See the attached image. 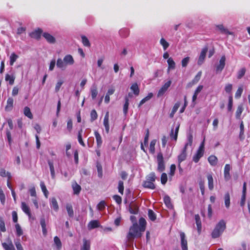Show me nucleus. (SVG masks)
I'll use <instances>...</instances> for the list:
<instances>
[{
  "mask_svg": "<svg viewBox=\"0 0 250 250\" xmlns=\"http://www.w3.org/2000/svg\"><path fill=\"white\" fill-rule=\"evenodd\" d=\"M139 226L138 224H132L130 227L127 235V238L130 240L134 238L141 237L142 232L145 231L146 229V222L143 217H141L139 220Z\"/></svg>",
  "mask_w": 250,
  "mask_h": 250,
  "instance_id": "obj_1",
  "label": "nucleus"
},
{
  "mask_svg": "<svg viewBox=\"0 0 250 250\" xmlns=\"http://www.w3.org/2000/svg\"><path fill=\"white\" fill-rule=\"evenodd\" d=\"M226 228V223L224 220H221L215 226L211 236L213 239L219 237Z\"/></svg>",
  "mask_w": 250,
  "mask_h": 250,
  "instance_id": "obj_2",
  "label": "nucleus"
},
{
  "mask_svg": "<svg viewBox=\"0 0 250 250\" xmlns=\"http://www.w3.org/2000/svg\"><path fill=\"white\" fill-rule=\"evenodd\" d=\"M74 63V60L73 57L71 55H66L62 60L59 58L56 62L57 67L64 70L68 65H72Z\"/></svg>",
  "mask_w": 250,
  "mask_h": 250,
  "instance_id": "obj_3",
  "label": "nucleus"
},
{
  "mask_svg": "<svg viewBox=\"0 0 250 250\" xmlns=\"http://www.w3.org/2000/svg\"><path fill=\"white\" fill-rule=\"evenodd\" d=\"M156 177L154 172H151L146 177V180L143 182V186L146 188L154 189L156 188L154 182Z\"/></svg>",
  "mask_w": 250,
  "mask_h": 250,
  "instance_id": "obj_4",
  "label": "nucleus"
},
{
  "mask_svg": "<svg viewBox=\"0 0 250 250\" xmlns=\"http://www.w3.org/2000/svg\"><path fill=\"white\" fill-rule=\"evenodd\" d=\"M157 161L158 163L157 170L160 172H163L165 170L166 167L162 152H159L157 154Z\"/></svg>",
  "mask_w": 250,
  "mask_h": 250,
  "instance_id": "obj_5",
  "label": "nucleus"
},
{
  "mask_svg": "<svg viewBox=\"0 0 250 250\" xmlns=\"http://www.w3.org/2000/svg\"><path fill=\"white\" fill-rule=\"evenodd\" d=\"M171 81L170 80L166 83L159 89L157 93V96L160 97L164 95L166 91L167 90L168 87L170 86Z\"/></svg>",
  "mask_w": 250,
  "mask_h": 250,
  "instance_id": "obj_6",
  "label": "nucleus"
},
{
  "mask_svg": "<svg viewBox=\"0 0 250 250\" xmlns=\"http://www.w3.org/2000/svg\"><path fill=\"white\" fill-rule=\"evenodd\" d=\"M208 51V47L207 46L204 47L200 53L198 60V64L201 65L204 62L206 58V54Z\"/></svg>",
  "mask_w": 250,
  "mask_h": 250,
  "instance_id": "obj_7",
  "label": "nucleus"
},
{
  "mask_svg": "<svg viewBox=\"0 0 250 250\" xmlns=\"http://www.w3.org/2000/svg\"><path fill=\"white\" fill-rule=\"evenodd\" d=\"M181 237V244L182 250H188V242L186 239V235L184 232H181L180 233Z\"/></svg>",
  "mask_w": 250,
  "mask_h": 250,
  "instance_id": "obj_8",
  "label": "nucleus"
},
{
  "mask_svg": "<svg viewBox=\"0 0 250 250\" xmlns=\"http://www.w3.org/2000/svg\"><path fill=\"white\" fill-rule=\"evenodd\" d=\"M42 33V29L38 28L34 31L31 32L29 34V36L32 38L39 40L40 39Z\"/></svg>",
  "mask_w": 250,
  "mask_h": 250,
  "instance_id": "obj_9",
  "label": "nucleus"
},
{
  "mask_svg": "<svg viewBox=\"0 0 250 250\" xmlns=\"http://www.w3.org/2000/svg\"><path fill=\"white\" fill-rule=\"evenodd\" d=\"M226 57L225 56H222L219 61V63L216 67L217 72H221L225 65Z\"/></svg>",
  "mask_w": 250,
  "mask_h": 250,
  "instance_id": "obj_10",
  "label": "nucleus"
},
{
  "mask_svg": "<svg viewBox=\"0 0 250 250\" xmlns=\"http://www.w3.org/2000/svg\"><path fill=\"white\" fill-rule=\"evenodd\" d=\"M201 75H202V72L201 71L198 72V73L197 74V75L194 78V79L191 82H189L188 83V85H187L188 87H191L193 85L197 83L200 80Z\"/></svg>",
  "mask_w": 250,
  "mask_h": 250,
  "instance_id": "obj_11",
  "label": "nucleus"
},
{
  "mask_svg": "<svg viewBox=\"0 0 250 250\" xmlns=\"http://www.w3.org/2000/svg\"><path fill=\"white\" fill-rule=\"evenodd\" d=\"M230 170V165L229 164H226L225 166L224 171V178L226 181H229L231 178L230 173H229Z\"/></svg>",
  "mask_w": 250,
  "mask_h": 250,
  "instance_id": "obj_12",
  "label": "nucleus"
},
{
  "mask_svg": "<svg viewBox=\"0 0 250 250\" xmlns=\"http://www.w3.org/2000/svg\"><path fill=\"white\" fill-rule=\"evenodd\" d=\"M2 246L5 250H16L10 239L8 240V243H2Z\"/></svg>",
  "mask_w": 250,
  "mask_h": 250,
  "instance_id": "obj_13",
  "label": "nucleus"
},
{
  "mask_svg": "<svg viewBox=\"0 0 250 250\" xmlns=\"http://www.w3.org/2000/svg\"><path fill=\"white\" fill-rule=\"evenodd\" d=\"M72 188L73 190V193L74 194H79L81 191L82 188L81 187L76 181H74L72 183Z\"/></svg>",
  "mask_w": 250,
  "mask_h": 250,
  "instance_id": "obj_14",
  "label": "nucleus"
},
{
  "mask_svg": "<svg viewBox=\"0 0 250 250\" xmlns=\"http://www.w3.org/2000/svg\"><path fill=\"white\" fill-rule=\"evenodd\" d=\"M42 36L50 43H54L56 42L55 38L48 33L45 32L43 33Z\"/></svg>",
  "mask_w": 250,
  "mask_h": 250,
  "instance_id": "obj_15",
  "label": "nucleus"
},
{
  "mask_svg": "<svg viewBox=\"0 0 250 250\" xmlns=\"http://www.w3.org/2000/svg\"><path fill=\"white\" fill-rule=\"evenodd\" d=\"M15 78V76L14 74H6L5 76V81L8 82L10 85H13L14 84Z\"/></svg>",
  "mask_w": 250,
  "mask_h": 250,
  "instance_id": "obj_16",
  "label": "nucleus"
},
{
  "mask_svg": "<svg viewBox=\"0 0 250 250\" xmlns=\"http://www.w3.org/2000/svg\"><path fill=\"white\" fill-rule=\"evenodd\" d=\"M13 99L11 97L8 98L7 101L6 105L5 107V110L7 111L11 110L13 107Z\"/></svg>",
  "mask_w": 250,
  "mask_h": 250,
  "instance_id": "obj_17",
  "label": "nucleus"
},
{
  "mask_svg": "<svg viewBox=\"0 0 250 250\" xmlns=\"http://www.w3.org/2000/svg\"><path fill=\"white\" fill-rule=\"evenodd\" d=\"M207 179L208 181V187L210 190H213L214 188V185H213V179L212 177V175L210 173L208 174L207 176Z\"/></svg>",
  "mask_w": 250,
  "mask_h": 250,
  "instance_id": "obj_18",
  "label": "nucleus"
},
{
  "mask_svg": "<svg viewBox=\"0 0 250 250\" xmlns=\"http://www.w3.org/2000/svg\"><path fill=\"white\" fill-rule=\"evenodd\" d=\"M21 207L22 211L30 217L31 216V213L30 208L26 204L25 202H22Z\"/></svg>",
  "mask_w": 250,
  "mask_h": 250,
  "instance_id": "obj_19",
  "label": "nucleus"
},
{
  "mask_svg": "<svg viewBox=\"0 0 250 250\" xmlns=\"http://www.w3.org/2000/svg\"><path fill=\"white\" fill-rule=\"evenodd\" d=\"M180 127V125H178L175 129V133H173V129H172L170 133V137L172 139L177 141L178 138V134Z\"/></svg>",
  "mask_w": 250,
  "mask_h": 250,
  "instance_id": "obj_20",
  "label": "nucleus"
},
{
  "mask_svg": "<svg viewBox=\"0 0 250 250\" xmlns=\"http://www.w3.org/2000/svg\"><path fill=\"white\" fill-rule=\"evenodd\" d=\"M153 95L152 93H149L148 95L144 98L138 104V107L140 108L144 104H145L147 101H149L150 99H151Z\"/></svg>",
  "mask_w": 250,
  "mask_h": 250,
  "instance_id": "obj_21",
  "label": "nucleus"
},
{
  "mask_svg": "<svg viewBox=\"0 0 250 250\" xmlns=\"http://www.w3.org/2000/svg\"><path fill=\"white\" fill-rule=\"evenodd\" d=\"M90 242L85 238L83 239V245L81 248L80 250H90Z\"/></svg>",
  "mask_w": 250,
  "mask_h": 250,
  "instance_id": "obj_22",
  "label": "nucleus"
},
{
  "mask_svg": "<svg viewBox=\"0 0 250 250\" xmlns=\"http://www.w3.org/2000/svg\"><path fill=\"white\" fill-rule=\"evenodd\" d=\"M128 210L130 213L136 214L138 213L139 208L138 206L136 204H134L129 205L128 207Z\"/></svg>",
  "mask_w": 250,
  "mask_h": 250,
  "instance_id": "obj_23",
  "label": "nucleus"
},
{
  "mask_svg": "<svg viewBox=\"0 0 250 250\" xmlns=\"http://www.w3.org/2000/svg\"><path fill=\"white\" fill-rule=\"evenodd\" d=\"M195 220L197 225L198 232L199 233H200L201 231L202 224L200 216L198 214H196L195 215Z\"/></svg>",
  "mask_w": 250,
  "mask_h": 250,
  "instance_id": "obj_24",
  "label": "nucleus"
},
{
  "mask_svg": "<svg viewBox=\"0 0 250 250\" xmlns=\"http://www.w3.org/2000/svg\"><path fill=\"white\" fill-rule=\"evenodd\" d=\"M203 155L204 152L197 150L196 154L193 157V161L196 163H198L199 161L200 158L203 156Z\"/></svg>",
  "mask_w": 250,
  "mask_h": 250,
  "instance_id": "obj_25",
  "label": "nucleus"
},
{
  "mask_svg": "<svg viewBox=\"0 0 250 250\" xmlns=\"http://www.w3.org/2000/svg\"><path fill=\"white\" fill-rule=\"evenodd\" d=\"M94 134L96 140L97 146L98 147H100L103 142L102 137L99 133L97 131L94 132Z\"/></svg>",
  "mask_w": 250,
  "mask_h": 250,
  "instance_id": "obj_26",
  "label": "nucleus"
},
{
  "mask_svg": "<svg viewBox=\"0 0 250 250\" xmlns=\"http://www.w3.org/2000/svg\"><path fill=\"white\" fill-rule=\"evenodd\" d=\"M208 161L212 166H215L217 164V158L214 155H210L208 158Z\"/></svg>",
  "mask_w": 250,
  "mask_h": 250,
  "instance_id": "obj_27",
  "label": "nucleus"
},
{
  "mask_svg": "<svg viewBox=\"0 0 250 250\" xmlns=\"http://www.w3.org/2000/svg\"><path fill=\"white\" fill-rule=\"evenodd\" d=\"M130 89L135 95L138 96L139 94L140 89L136 83H134L131 85Z\"/></svg>",
  "mask_w": 250,
  "mask_h": 250,
  "instance_id": "obj_28",
  "label": "nucleus"
},
{
  "mask_svg": "<svg viewBox=\"0 0 250 250\" xmlns=\"http://www.w3.org/2000/svg\"><path fill=\"white\" fill-rule=\"evenodd\" d=\"M243 106L242 104H239L237 108L236 113H235V116L236 118L237 119H240L241 118V114L243 111Z\"/></svg>",
  "mask_w": 250,
  "mask_h": 250,
  "instance_id": "obj_29",
  "label": "nucleus"
},
{
  "mask_svg": "<svg viewBox=\"0 0 250 250\" xmlns=\"http://www.w3.org/2000/svg\"><path fill=\"white\" fill-rule=\"evenodd\" d=\"M99 227V223L97 220H92L89 223L88 225V228L90 229L97 228Z\"/></svg>",
  "mask_w": 250,
  "mask_h": 250,
  "instance_id": "obj_30",
  "label": "nucleus"
},
{
  "mask_svg": "<svg viewBox=\"0 0 250 250\" xmlns=\"http://www.w3.org/2000/svg\"><path fill=\"white\" fill-rule=\"evenodd\" d=\"M54 242L57 249L58 250H60L62 247V244L60 239L57 236H55L54 238Z\"/></svg>",
  "mask_w": 250,
  "mask_h": 250,
  "instance_id": "obj_31",
  "label": "nucleus"
},
{
  "mask_svg": "<svg viewBox=\"0 0 250 250\" xmlns=\"http://www.w3.org/2000/svg\"><path fill=\"white\" fill-rule=\"evenodd\" d=\"M217 27L220 31V32L223 34H225L227 35H231L232 33L229 32L228 29L225 28L223 24H219L217 25Z\"/></svg>",
  "mask_w": 250,
  "mask_h": 250,
  "instance_id": "obj_32",
  "label": "nucleus"
},
{
  "mask_svg": "<svg viewBox=\"0 0 250 250\" xmlns=\"http://www.w3.org/2000/svg\"><path fill=\"white\" fill-rule=\"evenodd\" d=\"M24 114L25 116L27 117L30 119H32L33 118V115L31 112L30 109L29 107L26 106L24 108Z\"/></svg>",
  "mask_w": 250,
  "mask_h": 250,
  "instance_id": "obj_33",
  "label": "nucleus"
},
{
  "mask_svg": "<svg viewBox=\"0 0 250 250\" xmlns=\"http://www.w3.org/2000/svg\"><path fill=\"white\" fill-rule=\"evenodd\" d=\"M128 106H129V99L127 97H125V103L123 107V112L125 116L126 115L127 113L128 112Z\"/></svg>",
  "mask_w": 250,
  "mask_h": 250,
  "instance_id": "obj_34",
  "label": "nucleus"
},
{
  "mask_svg": "<svg viewBox=\"0 0 250 250\" xmlns=\"http://www.w3.org/2000/svg\"><path fill=\"white\" fill-rule=\"evenodd\" d=\"M180 104L179 102H177L174 104V105L173 106V107L172 108L171 113L169 114L170 118H172L173 117L174 114L178 110V108L180 106Z\"/></svg>",
  "mask_w": 250,
  "mask_h": 250,
  "instance_id": "obj_35",
  "label": "nucleus"
},
{
  "mask_svg": "<svg viewBox=\"0 0 250 250\" xmlns=\"http://www.w3.org/2000/svg\"><path fill=\"white\" fill-rule=\"evenodd\" d=\"M40 186L42 189V191L43 192L45 197L47 198L49 192L46 188V187L45 185V184L43 182H41L40 183Z\"/></svg>",
  "mask_w": 250,
  "mask_h": 250,
  "instance_id": "obj_36",
  "label": "nucleus"
},
{
  "mask_svg": "<svg viewBox=\"0 0 250 250\" xmlns=\"http://www.w3.org/2000/svg\"><path fill=\"white\" fill-rule=\"evenodd\" d=\"M225 205L227 208H229L230 206V195L228 192L225 193L224 196Z\"/></svg>",
  "mask_w": 250,
  "mask_h": 250,
  "instance_id": "obj_37",
  "label": "nucleus"
},
{
  "mask_svg": "<svg viewBox=\"0 0 250 250\" xmlns=\"http://www.w3.org/2000/svg\"><path fill=\"white\" fill-rule=\"evenodd\" d=\"M164 202L166 206L169 208H171L172 205L171 203V199L169 196L165 195L164 197Z\"/></svg>",
  "mask_w": 250,
  "mask_h": 250,
  "instance_id": "obj_38",
  "label": "nucleus"
},
{
  "mask_svg": "<svg viewBox=\"0 0 250 250\" xmlns=\"http://www.w3.org/2000/svg\"><path fill=\"white\" fill-rule=\"evenodd\" d=\"M66 209L69 216L70 217H72L74 215V211L72 205L69 204H66Z\"/></svg>",
  "mask_w": 250,
  "mask_h": 250,
  "instance_id": "obj_39",
  "label": "nucleus"
},
{
  "mask_svg": "<svg viewBox=\"0 0 250 250\" xmlns=\"http://www.w3.org/2000/svg\"><path fill=\"white\" fill-rule=\"evenodd\" d=\"M0 176L2 177H7L9 179L11 178V175L10 172H6L4 168L0 169Z\"/></svg>",
  "mask_w": 250,
  "mask_h": 250,
  "instance_id": "obj_40",
  "label": "nucleus"
},
{
  "mask_svg": "<svg viewBox=\"0 0 250 250\" xmlns=\"http://www.w3.org/2000/svg\"><path fill=\"white\" fill-rule=\"evenodd\" d=\"M167 62L168 63V69H174L175 68V63L171 58H168Z\"/></svg>",
  "mask_w": 250,
  "mask_h": 250,
  "instance_id": "obj_41",
  "label": "nucleus"
},
{
  "mask_svg": "<svg viewBox=\"0 0 250 250\" xmlns=\"http://www.w3.org/2000/svg\"><path fill=\"white\" fill-rule=\"evenodd\" d=\"M156 142L157 141L155 139H153L150 142L149 146V152L151 154H154L155 153V146L156 145Z\"/></svg>",
  "mask_w": 250,
  "mask_h": 250,
  "instance_id": "obj_42",
  "label": "nucleus"
},
{
  "mask_svg": "<svg viewBox=\"0 0 250 250\" xmlns=\"http://www.w3.org/2000/svg\"><path fill=\"white\" fill-rule=\"evenodd\" d=\"M118 192L122 195H123L124 191V182L122 180H120L118 182Z\"/></svg>",
  "mask_w": 250,
  "mask_h": 250,
  "instance_id": "obj_43",
  "label": "nucleus"
},
{
  "mask_svg": "<svg viewBox=\"0 0 250 250\" xmlns=\"http://www.w3.org/2000/svg\"><path fill=\"white\" fill-rule=\"evenodd\" d=\"M51 206L55 211L59 209V206L57 201L55 198H52L51 199Z\"/></svg>",
  "mask_w": 250,
  "mask_h": 250,
  "instance_id": "obj_44",
  "label": "nucleus"
},
{
  "mask_svg": "<svg viewBox=\"0 0 250 250\" xmlns=\"http://www.w3.org/2000/svg\"><path fill=\"white\" fill-rule=\"evenodd\" d=\"M82 132H83V129H81L78 134V142L80 143L81 145H82L83 146H85V144L83 142L82 138Z\"/></svg>",
  "mask_w": 250,
  "mask_h": 250,
  "instance_id": "obj_45",
  "label": "nucleus"
},
{
  "mask_svg": "<svg viewBox=\"0 0 250 250\" xmlns=\"http://www.w3.org/2000/svg\"><path fill=\"white\" fill-rule=\"evenodd\" d=\"M96 167H97V169L98 176L100 178L102 177L103 168H102V166L100 162H97L96 163Z\"/></svg>",
  "mask_w": 250,
  "mask_h": 250,
  "instance_id": "obj_46",
  "label": "nucleus"
},
{
  "mask_svg": "<svg viewBox=\"0 0 250 250\" xmlns=\"http://www.w3.org/2000/svg\"><path fill=\"white\" fill-rule=\"evenodd\" d=\"M91 97L93 100L95 99L98 95V90L96 86H93L90 89Z\"/></svg>",
  "mask_w": 250,
  "mask_h": 250,
  "instance_id": "obj_47",
  "label": "nucleus"
},
{
  "mask_svg": "<svg viewBox=\"0 0 250 250\" xmlns=\"http://www.w3.org/2000/svg\"><path fill=\"white\" fill-rule=\"evenodd\" d=\"M148 216L150 220L152 221H154L156 219V215L154 212L150 209H149L148 210Z\"/></svg>",
  "mask_w": 250,
  "mask_h": 250,
  "instance_id": "obj_48",
  "label": "nucleus"
},
{
  "mask_svg": "<svg viewBox=\"0 0 250 250\" xmlns=\"http://www.w3.org/2000/svg\"><path fill=\"white\" fill-rule=\"evenodd\" d=\"M18 58V56L15 53H12L10 57V65H13Z\"/></svg>",
  "mask_w": 250,
  "mask_h": 250,
  "instance_id": "obj_49",
  "label": "nucleus"
},
{
  "mask_svg": "<svg viewBox=\"0 0 250 250\" xmlns=\"http://www.w3.org/2000/svg\"><path fill=\"white\" fill-rule=\"evenodd\" d=\"M82 42L83 45L86 47L90 46V43L87 39V38L85 36H82Z\"/></svg>",
  "mask_w": 250,
  "mask_h": 250,
  "instance_id": "obj_50",
  "label": "nucleus"
},
{
  "mask_svg": "<svg viewBox=\"0 0 250 250\" xmlns=\"http://www.w3.org/2000/svg\"><path fill=\"white\" fill-rule=\"evenodd\" d=\"M160 43L163 46V49L165 50H166L169 45L168 42H167L166 40L163 38L161 39Z\"/></svg>",
  "mask_w": 250,
  "mask_h": 250,
  "instance_id": "obj_51",
  "label": "nucleus"
},
{
  "mask_svg": "<svg viewBox=\"0 0 250 250\" xmlns=\"http://www.w3.org/2000/svg\"><path fill=\"white\" fill-rule=\"evenodd\" d=\"M0 231L3 232L6 231L5 222L1 217H0Z\"/></svg>",
  "mask_w": 250,
  "mask_h": 250,
  "instance_id": "obj_52",
  "label": "nucleus"
},
{
  "mask_svg": "<svg viewBox=\"0 0 250 250\" xmlns=\"http://www.w3.org/2000/svg\"><path fill=\"white\" fill-rule=\"evenodd\" d=\"M187 153L181 152L178 156V163H181L185 161L187 158Z\"/></svg>",
  "mask_w": 250,
  "mask_h": 250,
  "instance_id": "obj_53",
  "label": "nucleus"
},
{
  "mask_svg": "<svg viewBox=\"0 0 250 250\" xmlns=\"http://www.w3.org/2000/svg\"><path fill=\"white\" fill-rule=\"evenodd\" d=\"M15 228L16 230V234L17 236H21L23 234L22 230L19 224H16L15 225Z\"/></svg>",
  "mask_w": 250,
  "mask_h": 250,
  "instance_id": "obj_54",
  "label": "nucleus"
},
{
  "mask_svg": "<svg viewBox=\"0 0 250 250\" xmlns=\"http://www.w3.org/2000/svg\"><path fill=\"white\" fill-rule=\"evenodd\" d=\"M129 34V31L127 29H122L120 31V34L123 38L127 37Z\"/></svg>",
  "mask_w": 250,
  "mask_h": 250,
  "instance_id": "obj_55",
  "label": "nucleus"
},
{
  "mask_svg": "<svg viewBox=\"0 0 250 250\" xmlns=\"http://www.w3.org/2000/svg\"><path fill=\"white\" fill-rule=\"evenodd\" d=\"M243 91V88L242 86H239L238 88V89L235 93V98H236V99L239 98L241 96Z\"/></svg>",
  "mask_w": 250,
  "mask_h": 250,
  "instance_id": "obj_56",
  "label": "nucleus"
},
{
  "mask_svg": "<svg viewBox=\"0 0 250 250\" xmlns=\"http://www.w3.org/2000/svg\"><path fill=\"white\" fill-rule=\"evenodd\" d=\"M233 105V98L232 95H230L229 97V103L228 104V110L229 111H231Z\"/></svg>",
  "mask_w": 250,
  "mask_h": 250,
  "instance_id": "obj_57",
  "label": "nucleus"
},
{
  "mask_svg": "<svg viewBox=\"0 0 250 250\" xmlns=\"http://www.w3.org/2000/svg\"><path fill=\"white\" fill-rule=\"evenodd\" d=\"M98 115L95 109L91 110L90 113V120L92 122L95 121L97 119Z\"/></svg>",
  "mask_w": 250,
  "mask_h": 250,
  "instance_id": "obj_58",
  "label": "nucleus"
},
{
  "mask_svg": "<svg viewBox=\"0 0 250 250\" xmlns=\"http://www.w3.org/2000/svg\"><path fill=\"white\" fill-rule=\"evenodd\" d=\"M73 128V122L71 119H68L67 122V129L68 131L70 133Z\"/></svg>",
  "mask_w": 250,
  "mask_h": 250,
  "instance_id": "obj_59",
  "label": "nucleus"
},
{
  "mask_svg": "<svg viewBox=\"0 0 250 250\" xmlns=\"http://www.w3.org/2000/svg\"><path fill=\"white\" fill-rule=\"evenodd\" d=\"M167 181V174L166 173H162L161 176V182L162 184L165 185Z\"/></svg>",
  "mask_w": 250,
  "mask_h": 250,
  "instance_id": "obj_60",
  "label": "nucleus"
},
{
  "mask_svg": "<svg viewBox=\"0 0 250 250\" xmlns=\"http://www.w3.org/2000/svg\"><path fill=\"white\" fill-rule=\"evenodd\" d=\"M246 71V70L245 68H242L239 70L237 73V78L238 79H241L244 76Z\"/></svg>",
  "mask_w": 250,
  "mask_h": 250,
  "instance_id": "obj_61",
  "label": "nucleus"
},
{
  "mask_svg": "<svg viewBox=\"0 0 250 250\" xmlns=\"http://www.w3.org/2000/svg\"><path fill=\"white\" fill-rule=\"evenodd\" d=\"M199 187H200V189L201 190V193L203 195H204V193H205V184H204V182L202 180H201L199 182Z\"/></svg>",
  "mask_w": 250,
  "mask_h": 250,
  "instance_id": "obj_62",
  "label": "nucleus"
},
{
  "mask_svg": "<svg viewBox=\"0 0 250 250\" xmlns=\"http://www.w3.org/2000/svg\"><path fill=\"white\" fill-rule=\"evenodd\" d=\"M113 198L118 205L121 204L122 199L121 196L118 195H114Z\"/></svg>",
  "mask_w": 250,
  "mask_h": 250,
  "instance_id": "obj_63",
  "label": "nucleus"
},
{
  "mask_svg": "<svg viewBox=\"0 0 250 250\" xmlns=\"http://www.w3.org/2000/svg\"><path fill=\"white\" fill-rule=\"evenodd\" d=\"M232 89V85L230 83H228L226 85L225 87V90L228 93H230Z\"/></svg>",
  "mask_w": 250,
  "mask_h": 250,
  "instance_id": "obj_64",
  "label": "nucleus"
}]
</instances>
